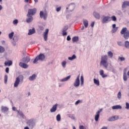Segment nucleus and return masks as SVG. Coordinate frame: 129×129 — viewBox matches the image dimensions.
Returning <instances> with one entry per match:
<instances>
[{
    "label": "nucleus",
    "instance_id": "29",
    "mask_svg": "<svg viewBox=\"0 0 129 129\" xmlns=\"http://www.w3.org/2000/svg\"><path fill=\"white\" fill-rule=\"evenodd\" d=\"M8 110H9V108L8 107H4V106L2 107V112L6 113V112H7V111H8Z\"/></svg>",
    "mask_w": 129,
    "mask_h": 129
},
{
    "label": "nucleus",
    "instance_id": "13",
    "mask_svg": "<svg viewBox=\"0 0 129 129\" xmlns=\"http://www.w3.org/2000/svg\"><path fill=\"white\" fill-rule=\"evenodd\" d=\"M70 10L69 12H73L75 9V3H71L68 5Z\"/></svg>",
    "mask_w": 129,
    "mask_h": 129
},
{
    "label": "nucleus",
    "instance_id": "18",
    "mask_svg": "<svg viewBox=\"0 0 129 129\" xmlns=\"http://www.w3.org/2000/svg\"><path fill=\"white\" fill-rule=\"evenodd\" d=\"M118 119V116H112V117H110L108 120V121H114V120H116Z\"/></svg>",
    "mask_w": 129,
    "mask_h": 129
},
{
    "label": "nucleus",
    "instance_id": "49",
    "mask_svg": "<svg viewBox=\"0 0 129 129\" xmlns=\"http://www.w3.org/2000/svg\"><path fill=\"white\" fill-rule=\"evenodd\" d=\"M18 23H19V20H18L17 19L13 21L14 25H17V24H18Z\"/></svg>",
    "mask_w": 129,
    "mask_h": 129
},
{
    "label": "nucleus",
    "instance_id": "24",
    "mask_svg": "<svg viewBox=\"0 0 129 129\" xmlns=\"http://www.w3.org/2000/svg\"><path fill=\"white\" fill-rule=\"evenodd\" d=\"M99 73L100 75L102 76V78H105V77H107V75L104 74V71H103V70H100Z\"/></svg>",
    "mask_w": 129,
    "mask_h": 129
},
{
    "label": "nucleus",
    "instance_id": "27",
    "mask_svg": "<svg viewBox=\"0 0 129 129\" xmlns=\"http://www.w3.org/2000/svg\"><path fill=\"white\" fill-rule=\"evenodd\" d=\"M18 114L20 115V116L21 117H22V118H26V116H25V115H24V113H23V112L22 111H20L19 110H17Z\"/></svg>",
    "mask_w": 129,
    "mask_h": 129
},
{
    "label": "nucleus",
    "instance_id": "2",
    "mask_svg": "<svg viewBox=\"0 0 129 129\" xmlns=\"http://www.w3.org/2000/svg\"><path fill=\"white\" fill-rule=\"evenodd\" d=\"M121 35H123V38L125 40H127L129 38V31L126 27L123 28L120 31Z\"/></svg>",
    "mask_w": 129,
    "mask_h": 129
},
{
    "label": "nucleus",
    "instance_id": "8",
    "mask_svg": "<svg viewBox=\"0 0 129 129\" xmlns=\"http://www.w3.org/2000/svg\"><path fill=\"white\" fill-rule=\"evenodd\" d=\"M80 75H78L77 79H76L75 83H74V86L75 87H78L80 85Z\"/></svg>",
    "mask_w": 129,
    "mask_h": 129
},
{
    "label": "nucleus",
    "instance_id": "54",
    "mask_svg": "<svg viewBox=\"0 0 129 129\" xmlns=\"http://www.w3.org/2000/svg\"><path fill=\"white\" fill-rule=\"evenodd\" d=\"M62 36H67V32L62 31Z\"/></svg>",
    "mask_w": 129,
    "mask_h": 129
},
{
    "label": "nucleus",
    "instance_id": "62",
    "mask_svg": "<svg viewBox=\"0 0 129 129\" xmlns=\"http://www.w3.org/2000/svg\"><path fill=\"white\" fill-rule=\"evenodd\" d=\"M12 109L14 110V111H16V110H17L16 107H13Z\"/></svg>",
    "mask_w": 129,
    "mask_h": 129
},
{
    "label": "nucleus",
    "instance_id": "31",
    "mask_svg": "<svg viewBox=\"0 0 129 129\" xmlns=\"http://www.w3.org/2000/svg\"><path fill=\"white\" fill-rule=\"evenodd\" d=\"M83 24L85 26V28H87V27H88V21H87V20H84Z\"/></svg>",
    "mask_w": 129,
    "mask_h": 129
},
{
    "label": "nucleus",
    "instance_id": "9",
    "mask_svg": "<svg viewBox=\"0 0 129 129\" xmlns=\"http://www.w3.org/2000/svg\"><path fill=\"white\" fill-rule=\"evenodd\" d=\"M102 109H103L102 108L100 109L96 113V115H95V121H98V119H99V116L100 115V112H101V111H102Z\"/></svg>",
    "mask_w": 129,
    "mask_h": 129
},
{
    "label": "nucleus",
    "instance_id": "55",
    "mask_svg": "<svg viewBox=\"0 0 129 129\" xmlns=\"http://www.w3.org/2000/svg\"><path fill=\"white\" fill-rule=\"evenodd\" d=\"M67 41H71V37H70V35H69L67 37Z\"/></svg>",
    "mask_w": 129,
    "mask_h": 129
},
{
    "label": "nucleus",
    "instance_id": "6",
    "mask_svg": "<svg viewBox=\"0 0 129 129\" xmlns=\"http://www.w3.org/2000/svg\"><path fill=\"white\" fill-rule=\"evenodd\" d=\"M111 21V17L107 16H103V19L102 20V24H107L109 22Z\"/></svg>",
    "mask_w": 129,
    "mask_h": 129
},
{
    "label": "nucleus",
    "instance_id": "53",
    "mask_svg": "<svg viewBox=\"0 0 129 129\" xmlns=\"http://www.w3.org/2000/svg\"><path fill=\"white\" fill-rule=\"evenodd\" d=\"M39 28L40 31H44V27H43L42 26H40L39 27Z\"/></svg>",
    "mask_w": 129,
    "mask_h": 129
},
{
    "label": "nucleus",
    "instance_id": "58",
    "mask_svg": "<svg viewBox=\"0 0 129 129\" xmlns=\"http://www.w3.org/2000/svg\"><path fill=\"white\" fill-rule=\"evenodd\" d=\"M112 29L116 28V24H114L112 25Z\"/></svg>",
    "mask_w": 129,
    "mask_h": 129
},
{
    "label": "nucleus",
    "instance_id": "50",
    "mask_svg": "<svg viewBox=\"0 0 129 129\" xmlns=\"http://www.w3.org/2000/svg\"><path fill=\"white\" fill-rule=\"evenodd\" d=\"M117 44L118 46H122V42L121 41H118L117 42Z\"/></svg>",
    "mask_w": 129,
    "mask_h": 129
},
{
    "label": "nucleus",
    "instance_id": "46",
    "mask_svg": "<svg viewBox=\"0 0 129 129\" xmlns=\"http://www.w3.org/2000/svg\"><path fill=\"white\" fill-rule=\"evenodd\" d=\"M13 41L17 42L18 41V37L17 36H14L13 38Z\"/></svg>",
    "mask_w": 129,
    "mask_h": 129
},
{
    "label": "nucleus",
    "instance_id": "39",
    "mask_svg": "<svg viewBox=\"0 0 129 129\" xmlns=\"http://www.w3.org/2000/svg\"><path fill=\"white\" fill-rule=\"evenodd\" d=\"M5 51V47L2 46H0V53H4Z\"/></svg>",
    "mask_w": 129,
    "mask_h": 129
},
{
    "label": "nucleus",
    "instance_id": "32",
    "mask_svg": "<svg viewBox=\"0 0 129 129\" xmlns=\"http://www.w3.org/2000/svg\"><path fill=\"white\" fill-rule=\"evenodd\" d=\"M75 59H76V55L75 54H73L72 56L68 57V59L70 60L71 61H72V60H74Z\"/></svg>",
    "mask_w": 129,
    "mask_h": 129
},
{
    "label": "nucleus",
    "instance_id": "44",
    "mask_svg": "<svg viewBox=\"0 0 129 129\" xmlns=\"http://www.w3.org/2000/svg\"><path fill=\"white\" fill-rule=\"evenodd\" d=\"M68 30V26H65L63 29H62V31L63 32H66V31Z\"/></svg>",
    "mask_w": 129,
    "mask_h": 129
},
{
    "label": "nucleus",
    "instance_id": "3",
    "mask_svg": "<svg viewBox=\"0 0 129 129\" xmlns=\"http://www.w3.org/2000/svg\"><path fill=\"white\" fill-rule=\"evenodd\" d=\"M46 56L43 53H40L39 55L36 56L33 61V64H36L38 61H44Z\"/></svg>",
    "mask_w": 129,
    "mask_h": 129
},
{
    "label": "nucleus",
    "instance_id": "25",
    "mask_svg": "<svg viewBox=\"0 0 129 129\" xmlns=\"http://www.w3.org/2000/svg\"><path fill=\"white\" fill-rule=\"evenodd\" d=\"M4 64L6 66H12V65H13V61L12 60H8V61H6Z\"/></svg>",
    "mask_w": 129,
    "mask_h": 129
},
{
    "label": "nucleus",
    "instance_id": "63",
    "mask_svg": "<svg viewBox=\"0 0 129 129\" xmlns=\"http://www.w3.org/2000/svg\"><path fill=\"white\" fill-rule=\"evenodd\" d=\"M110 71H111L112 72H113V73H114V72H115L114 69H113V68H112V70H111Z\"/></svg>",
    "mask_w": 129,
    "mask_h": 129
},
{
    "label": "nucleus",
    "instance_id": "16",
    "mask_svg": "<svg viewBox=\"0 0 129 129\" xmlns=\"http://www.w3.org/2000/svg\"><path fill=\"white\" fill-rule=\"evenodd\" d=\"M126 70H127V68H125L123 70V79L124 81H126V80H127V77L126 76Z\"/></svg>",
    "mask_w": 129,
    "mask_h": 129
},
{
    "label": "nucleus",
    "instance_id": "19",
    "mask_svg": "<svg viewBox=\"0 0 129 129\" xmlns=\"http://www.w3.org/2000/svg\"><path fill=\"white\" fill-rule=\"evenodd\" d=\"M126 7H129V2L128 1H124L123 4L122 5V8L125 9Z\"/></svg>",
    "mask_w": 129,
    "mask_h": 129
},
{
    "label": "nucleus",
    "instance_id": "37",
    "mask_svg": "<svg viewBox=\"0 0 129 129\" xmlns=\"http://www.w3.org/2000/svg\"><path fill=\"white\" fill-rule=\"evenodd\" d=\"M66 64H67V62H66V61H65V60H63L61 62V65H62V67H63V68H66Z\"/></svg>",
    "mask_w": 129,
    "mask_h": 129
},
{
    "label": "nucleus",
    "instance_id": "52",
    "mask_svg": "<svg viewBox=\"0 0 129 129\" xmlns=\"http://www.w3.org/2000/svg\"><path fill=\"white\" fill-rule=\"evenodd\" d=\"M61 7H59L58 8H56V12H60V11H61Z\"/></svg>",
    "mask_w": 129,
    "mask_h": 129
},
{
    "label": "nucleus",
    "instance_id": "57",
    "mask_svg": "<svg viewBox=\"0 0 129 129\" xmlns=\"http://www.w3.org/2000/svg\"><path fill=\"white\" fill-rule=\"evenodd\" d=\"M79 128L80 129H86V128L85 127H84V126H83V125H80Z\"/></svg>",
    "mask_w": 129,
    "mask_h": 129
},
{
    "label": "nucleus",
    "instance_id": "45",
    "mask_svg": "<svg viewBox=\"0 0 129 129\" xmlns=\"http://www.w3.org/2000/svg\"><path fill=\"white\" fill-rule=\"evenodd\" d=\"M79 103H82V100H78L75 102V105H78Z\"/></svg>",
    "mask_w": 129,
    "mask_h": 129
},
{
    "label": "nucleus",
    "instance_id": "7",
    "mask_svg": "<svg viewBox=\"0 0 129 129\" xmlns=\"http://www.w3.org/2000/svg\"><path fill=\"white\" fill-rule=\"evenodd\" d=\"M27 124L30 127H31V128H33L35 125H36V122H35V121L33 120V119H31L30 120H28L27 121Z\"/></svg>",
    "mask_w": 129,
    "mask_h": 129
},
{
    "label": "nucleus",
    "instance_id": "64",
    "mask_svg": "<svg viewBox=\"0 0 129 129\" xmlns=\"http://www.w3.org/2000/svg\"><path fill=\"white\" fill-rule=\"evenodd\" d=\"M24 129H30V128H29V127L26 126V127H25L24 128Z\"/></svg>",
    "mask_w": 129,
    "mask_h": 129
},
{
    "label": "nucleus",
    "instance_id": "51",
    "mask_svg": "<svg viewBox=\"0 0 129 129\" xmlns=\"http://www.w3.org/2000/svg\"><path fill=\"white\" fill-rule=\"evenodd\" d=\"M125 105H126V107H125L126 109H129V103L127 102H126Z\"/></svg>",
    "mask_w": 129,
    "mask_h": 129
},
{
    "label": "nucleus",
    "instance_id": "56",
    "mask_svg": "<svg viewBox=\"0 0 129 129\" xmlns=\"http://www.w3.org/2000/svg\"><path fill=\"white\" fill-rule=\"evenodd\" d=\"M9 71H10V68H6V73H9Z\"/></svg>",
    "mask_w": 129,
    "mask_h": 129
},
{
    "label": "nucleus",
    "instance_id": "1",
    "mask_svg": "<svg viewBox=\"0 0 129 129\" xmlns=\"http://www.w3.org/2000/svg\"><path fill=\"white\" fill-rule=\"evenodd\" d=\"M108 56L107 55H102L101 58V61L100 62V65L103 66L105 69L108 70V71H111L112 70L113 67L110 64L108 67Z\"/></svg>",
    "mask_w": 129,
    "mask_h": 129
},
{
    "label": "nucleus",
    "instance_id": "10",
    "mask_svg": "<svg viewBox=\"0 0 129 129\" xmlns=\"http://www.w3.org/2000/svg\"><path fill=\"white\" fill-rule=\"evenodd\" d=\"M49 34V29H46L45 31L43 33V39L44 41L48 40V34Z\"/></svg>",
    "mask_w": 129,
    "mask_h": 129
},
{
    "label": "nucleus",
    "instance_id": "22",
    "mask_svg": "<svg viewBox=\"0 0 129 129\" xmlns=\"http://www.w3.org/2000/svg\"><path fill=\"white\" fill-rule=\"evenodd\" d=\"M70 78H71V76L70 75V76H69L62 79L59 80V81H60V82H65L66 81H68V80Z\"/></svg>",
    "mask_w": 129,
    "mask_h": 129
},
{
    "label": "nucleus",
    "instance_id": "43",
    "mask_svg": "<svg viewBox=\"0 0 129 129\" xmlns=\"http://www.w3.org/2000/svg\"><path fill=\"white\" fill-rule=\"evenodd\" d=\"M118 28L116 27V28H113L111 30V32L112 34H114V33H116V32L117 31Z\"/></svg>",
    "mask_w": 129,
    "mask_h": 129
},
{
    "label": "nucleus",
    "instance_id": "42",
    "mask_svg": "<svg viewBox=\"0 0 129 129\" xmlns=\"http://www.w3.org/2000/svg\"><path fill=\"white\" fill-rule=\"evenodd\" d=\"M111 19L112 21H113V22H116L117 19L115 16H111Z\"/></svg>",
    "mask_w": 129,
    "mask_h": 129
},
{
    "label": "nucleus",
    "instance_id": "60",
    "mask_svg": "<svg viewBox=\"0 0 129 129\" xmlns=\"http://www.w3.org/2000/svg\"><path fill=\"white\" fill-rule=\"evenodd\" d=\"M2 45H6V41L5 40H3L2 41Z\"/></svg>",
    "mask_w": 129,
    "mask_h": 129
},
{
    "label": "nucleus",
    "instance_id": "59",
    "mask_svg": "<svg viewBox=\"0 0 129 129\" xmlns=\"http://www.w3.org/2000/svg\"><path fill=\"white\" fill-rule=\"evenodd\" d=\"M91 26L92 27V28H93L94 27V22H92Z\"/></svg>",
    "mask_w": 129,
    "mask_h": 129
},
{
    "label": "nucleus",
    "instance_id": "17",
    "mask_svg": "<svg viewBox=\"0 0 129 129\" xmlns=\"http://www.w3.org/2000/svg\"><path fill=\"white\" fill-rule=\"evenodd\" d=\"M58 106V104L56 103L54 104L52 107L50 109V112H55L56 110H57V107Z\"/></svg>",
    "mask_w": 129,
    "mask_h": 129
},
{
    "label": "nucleus",
    "instance_id": "4",
    "mask_svg": "<svg viewBox=\"0 0 129 129\" xmlns=\"http://www.w3.org/2000/svg\"><path fill=\"white\" fill-rule=\"evenodd\" d=\"M20 80L23 81L24 80V76H20L19 77L16 78V81L14 83V87H18L19 86V84H20Z\"/></svg>",
    "mask_w": 129,
    "mask_h": 129
},
{
    "label": "nucleus",
    "instance_id": "5",
    "mask_svg": "<svg viewBox=\"0 0 129 129\" xmlns=\"http://www.w3.org/2000/svg\"><path fill=\"white\" fill-rule=\"evenodd\" d=\"M36 12L37 9L36 8L29 9L28 13L27 15V17H29V16H34V15L36 14Z\"/></svg>",
    "mask_w": 129,
    "mask_h": 129
},
{
    "label": "nucleus",
    "instance_id": "34",
    "mask_svg": "<svg viewBox=\"0 0 129 129\" xmlns=\"http://www.w3.org/2000/svg\"><path fill=\"white\" fill-rule=\"evenodd\" d=\"M84 83V78L83 77V76H81V86H83Z\"/></svg>",
    "mask_w": 129,
    "mask_h": 129
},
{
    "label": "nucleus",
    "instance_id": "26",
    "mask_svg": "<svg viewBox=\"0 0 129 129\" xmlns=\"http://www.w3.org/2000/svg\"><path fill=\"white\" fill-rule=\"evenodd\" d=\"M112 109H121L122 107L120 105H116L112 107Z\"/></svg>",
    "mask_w": 129,
    "mask_h": 129
},
{
    "label": "nucleus",
    "instance_id": "61",
    "mask_svg": "<svg viewBox=\"0 0 129 129\" xmlns=\"http://www.w3.org/2000/svg\"><path fill=\"white\" fill-rule=\"evenodd\" d=\"M16 43H17V41H14L13 40V42H12L13 45L14 46H16Z\"/></svg>",
    "mask_w": 129,
    "mask_h": 129
},
{
    "label": "nucleus",
    "instance_id": "30",
    "mask_svg": "<svg viewBox=\"0 0 129 129\" xmlns=\"http://www.w3.org/2000/svg\"><path fill=\"white\" fill-rule=\"evenodd\" d=\"M107 55L109 57V58H112L113 57V53H112V52L109 51L107 52Z\"/></svg>",
    "mask_w": 129,
    "mask_h": 129
},
{
    "label": "nucleus",
    "instance_id": "33",
    "mask_svg": "<svg viewBox=\"0 0 129 129\" xmlns=\"http://www.w3.org/2000/svg\"><path fill=\"white\" fill-rule=\"evenodd\" d=\"M94 83L97 85V86H99V81L98 80H96V79H94Z\"/></svg>",
    "mask_w": 129,
    "mask_h": 129
},
{
    "label": "nucleus",
    "instance_id": "11",
    "mask_svg": "<svg viewBox=\"0 0 129 129\" xmlns=\"http://www.w3.org/2000/svg\"><path fill=\"white\" fill-rule=\"evenodd\" d=\"M30 60L31 58H30V56H26V57L22 58L21 61L22 62H24V63H28L30 62Z\"/></svg>",
    "mask_w": 129,
    "mask_h": 129
},
{
    "label": "nucleus",
    "instance_id": "14",
    "mask_svg": "<svg viewBox=\"0 0 129 129\" xmlns=\"http://www.w3.org/2000/svg\"><path fill=\"white\" fill-rule=\"evenodd\" d=\"M19 66L22 68H24V69H27L29 67V65L27 64V63L22 62L19 63Z\"/></svg>",
    "mask_w": 129,
    "mask_h": 129
},
{
    "label": "nucleus",
    "instance_id": "12",
    "mask_svg": "<svg viewBox=\"0 0 129 129\" xmlns=\"http://www.w3.org/2000/svg\"><path fill=\"white\" fill-rule=\"evenodd\" d=\"M40 18H41V19H43V20H44V21H46V20H47V14H44V12L43 11H40Z\"/></svg>",
    "mask_w": 129,
    "mask_h": 129
},
{
    "label": "nucleus",
    "instance_id": "40",
    "mask_svg": "<svg viewBox=\"0 0 129 129\" xmlns=\"http://www.w3.org/2000/svg\"><path fill=\"white\" fill-rule=\"evenodd\" d=\"M117 98L119 99H121V92L120 91H119L117 95Z\"/></svg>",
    "mask_w": 129,
    "mask_h": 129
},
{
    "label": "nucleus",
    "instance_id": "23",
    "mask_svg": "<svg viewBox=\"0 0 129 129\" xmlns=\"http://www.w3.org/2000/svg\"><path fill=\"white\" fill-rule=\"evenodd\" d=\"M35 33H36V30H35V28H32V29L29 30L28 35L31 36V35H33V34H35Z\"/></svg>",
    "mask_w": 129,
    "mask_h": 129
},
{
    "label": "nucleus",
    "instance_id": "15",
    "mask_svg": "<svg viewBox=\"0 0 129 129\" xmlns=\"http://www.w3.org/2000/svg\"><path fill=\"white\" fill-rule=\"evenodd\" d=\"M33 16L29 15V16H27V18H26V23H28V24H30V23H32L33 22Z\"/></svg>",
    "mask_w": 129,
    "mask_h": 129
},
{
    "label": "nucleus",
    "instance_id": "20",
    "mask_svg": "<svg viewBox=\"0 0 129 129\" xmlns=\"http://www.w3.org/2000/svg\"><path fill=\"white\" fill-rule=\"evenodd\" d=\"M36 78H37V75L36 74H33L29 77V80L30 81H34V80H36Z\"/></svg>",
    "mask_w": 129,
    "mask_h": 129
},
{
    "label": "nucleus",
    "instance_id": "36",
    "mask_svg": "<svg viewBox=\"0 0 129 129\" xmlns=\"http://www.w3.org/2000/svg\"><path fill=\"white\" fill-rule=\"evenodd\" d=\"M124 46L126 49H129V41H126L124 42Z\"/></svg>",
    "mask_w": 129,
    "mask_h": 129
},
{
    "label": "nucleus",
    "instance_id": "28",
    "mask_svg": "<svg viewBox=\"0 0 129 129\" xmlns=\"http://www.w3.org/2000/svg\"><path fill=\"white\" fill-rule=\"evenodd\" d=\"M79 40V37L78 36H75L72 38V41L73 43H75V42H78Z\"/></svg>",
    "mask_w": 129,
    "mask_h": 129
},
{
    "label": "nucleus",
    "instance_id": "38",
    "mask_svg": "<svg viewBox=\"0 0 129 129\" xmlns=\"http://www.w3.org/2000/svg\"><path fill=\"white\" fill-rule=\"evenodd\" d=\"M56 120L57 121H60L61 120V115L60 114L56 115Z\"/></svg>",
    "mask_w": 129,
    "mask_h": 129
},
{
    "label": "nucleus",
    "instance_id": "35",
    "mask_svg": "<svg viewBox=\"0 0 129 129\" xmlns=\"http://www.w3.org/2000/svg\"><path fill=\"white\" fill-rule=\"evenodd\" d=\"M15 34V33L14 32H12L11 33H10L9 34V39H10L11 40H12V39H13V37H14V35Z\"/></svg>",
    "mask_w": 129,
    "mask_h": 129
},
{
    "label": "nucleus",
    "instance_id": "21",
    "mask_svg": "<svg viewBox=\"0 0 129 129\" xmlns=\"http://www.w3.org/2000/svg\"><path fill=\"white\" fill-rule=\"evenodd\" d=\"M93 15L96 19H97V20H99V19H100V14L97 12H94L93 13Z\"/></svg>",
    "mask_w": 129,
    "mask_h": 129
},
{
    "label": "nucleus",
    "instance_id": "41",
    "mask_svg": "<svg viewBox=\"0 0 129 129\" xmlns=\"http://www.w3.org/2000/svg\"><path fill=\"white\" fill-rule=\"evenodd\" d=\"M8 82V75H5L4 77V83L5 84H7Z\"/></svg>",
    "mask_w": 129,
    "mask_h": 129
},
{
    "label": "nucleus",
    "instance_id": "47",
    "mask_svg": "<svg viewBox=\"0 0 129 129\" xmlns=\"http://www.w3.org/2000/svg\"><path fill=\"white\" fill-rule=\"evenodd\" d=\"M69 117H70V118H71L72 119L75 120V117L74 116V115H73V114L70 115L69 116Z\"/></svg>",
    "mask_w": 129,
    "mask_h": 129
},
{
    "label": "nucleus",
    "instance_id": "48",
    "mask_svg": "<svg viewBox=\"0 0 129 129\" xmlns=\"http://www.w3.org/2000/svg\"><path fill=\"white\" fill-rule=\"evenodd\" d=\"M118 59L120 61H124V60H125V58L123 57H119Z\"/></svg>",
    "mask_w": 129,
    "mask_h": 129
}]
</instances>
